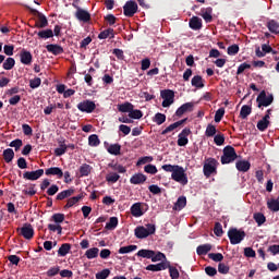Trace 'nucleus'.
<instances>
[{"label":"nucleus","mask_w":279,"mask_h":279,"mask_svg":"<svg viewBox=\"0 0 279 279\" xmlns=\"http://www.w3.org/2000/svg\"><path fill=\"white\" fill-rule=\"evenodd\" d=\"M238 171H242L243 173L250 171V162L246 161V160H241V161H238L236 165H235Z\"/></svg>","instance_id":"393cba45"},{"label":"nucleus","mask_w":279,"mask_h":279,"mask_svg":"<svg viewBox=\"0 0 279 279\" xmlns=\"http://www.w3.org/2000/svg\"><path fill=\"white\" fill-rule=\"evenodd\" d=\"M253 218L256 221L257 226H263V223H265V221H267V219L265 218V215H263L260 213L254 214Z\"/></svg>","instance_id":"8fccbe9b"},{"label":"nucleus","mask_w":279,"mask_h":279,"mask_svg":"<svg viewBox=\"0 0 279 279\" xmlns=\"http://www.w3.org/2000/svg\"><path fill=\"white\" fill-rule=\"evenodd\" d=\"M267 206L269 210H272V213H278L279 210V201L278 199H270L267 203Z\"/></svg>","instance_id":"79ce46f5"},{"label":"nucleus","mask_w":279,"mask_h":279,"mask_svg":"<svg viewBox=\"0 0 279 279\" xmlns=\"http://www.w3.org/2000/svg\"><path fill=\"white\" fill-rule=\"evenodd\" d=\"M223 114H226V109L223 108L218 109L215 114V122L216 123L221 122V120L223 119Z\"/></svg>","instance_id":"13d9d810"},{"label":"nucleus","mask_w":279,"mask_h":279,"mask_svg":"<svg viewBox=\"0 0 279 279\" xmlns=\"http://www.w3.org/2000/svg\"><path fill=\"white\" fill-rule=\"evenodd\" d=\"M138 246L136 245H128V246H122L119 248V254H130L131 252H136Z\"/></svg>","instance_id":"ea45409f"},{"label":"nucleus","mask_w":279,"mask_h":279,"mask_svg":"<svg viewBox=\"0 0 279 279\" xmlns=\"http://www.w3.org/2000/svg\"><path fill=\"white\" fill-rule=\"evenodd\" d=\"M108 276H110V269H104L96 274V279H106Z\"/></svg>","instance_id":"338daca9"},{"label":"nucleus","mask_w":279,"mask_h":279,"mask_svg":"<svg viewBox=\"0 0 279 279\" xmlns=\"http://www.w3.org/2000/svg\"><path fill=\"white\" fill-rule=\"evenodd\" d=\"M169 267V262H161L159 264H150L146 267L147 271H165Z\"/></svg>","instance_id":"4468645a"},{"label":"nucleus","mask_w":279,"mask_h":279,"mask_svg":"<svg viewBox=\"0 0 279 279\" xmlns=\"http://www.w3.org/2000/svg\"><path fill=\"white\" fill-rule=\"evenodd\" d=\"M72 5L76 9L75 16L77 21H82L83 23H88V21H90V13L88 11L77 7L75 3Z\"/></svg>","instance_id":"1a4fd4ad"},{"label":"nucleus","mask_w":279,"mask_h":279,"mask_svg":"<svg viewBox=\"0 0 279 279\" xmlns=\"http://www.w3.org/2000/svg\"><path fill=\"white\" fill-rule=\"evenodd\" d=\"M52 221H54V223H62L64 221V214H54Z\"/></svg>","instance_id":"774afa93"},{"label":"nucleus","mask_w":279,"mask_h":279,"mask_svg":"<svg viewBox=\"0 0 279 279\" xmlns=\"http://www.w3.org/2000/svg\"><path fill=\"white\" fill-rule=\"evenodd\" d=\"M32 52L23 49L21 52H20V60L22 62V64H26V65H29L32 64Z\"/></svg>","instance_id":"a211bd4d"},{"label":"nucleus","mask_w":279,"mask_h":279,"mask_svg":"<svg viewBox=\"0 0 279 279\" xmlns=\"http://www.w3.org/2000/svg\"><path fill=\"white\" fill-rule=\"evenodd\" d=\"M48 230L51 232H57L58 234H62V226L60 225H48Z\"/></svg>","instance_id":"69168bd1"},{"label":"nucleus","mask_w":279,"mask_h":279,"mask_svg":"<svg viewBox=\"0 0 279 279\" xmlns=\"http://www.w3.org/2000/svg\"><path fill=\"white\" fill-rule=\"evenodd\" d=\"M250 114H252V107L247 105L242 106L240 111L241 119H245L246 117H250Z\"/></svg>","instance_id":"e433bc0d"},{"label":"nucleus","mask_w":279,"mask_h":279,"mask_svg":"<svg viewBox=\"0 0 279 279\" xmlns=\"http://www.w3.org/2000/svg\"><path fill=\"white\" fill-rule=\"evenodd\" d=\"M56 156H64L66 154V144L64 142H59V147L54 149Z\"/></svg>","instance_id":"4c0bfd02"},{"label":"nucleus","mask_w":279,"mask_h":279,"mask_svg":"<svg viewBox=\"0 0 279 279\" xmlns=\"http://www.w3.org/2000/svg\"><path fill=\"white\" fill-rule=\"evenodd\" d=\"M73 193H75V191H73V190L62 191L61 193H59L57 195V199H59V201L66 199V197H71V195H73Z\"/></svg>","instance_id":"49530a36"},{"label":"nucleus","mask_w":279,"mask_h":279,"mask_svg":"<svg viewBox=\"0 0 279 279\" xmlns=\"http://www.w3.org/2000/svg\"><path fill=\"white\" fill-rule=\"evenodd\" d=\"M134 232L136 239H147V236L156 232V226L151 223L146 225V227L140 226Z\"/></svg>","instance_id":"7ed1b4c3"},{"label":"nucleus","mask_w":279,"mask_h":279,"mask_svg":"<svg viewBox=\"0 0 279 279\" xmlns=\"http://www.w3.org/2000/svg\"><path fill=\"white\" fill-rule=\"evenodd\" d=\"M218 271L219 274H229L230 271V266L229 265H226L225 263H220L218 265Z\"/></svg>","instance_id":"0e129e2a"},{"label":"nucleus","mask_w":279,"mask_h":279,"mask_svg":"<svg viewBox=\"0 0 279 279\" xmlns=\"http://www.w3.org/2000/svg\"><path fill=\"white\" fill-rule=\"evenodd\" d=\"M167 269H169V274H170V278L171 279H178L180 278V271L178 270V268L171 266V264L168 262V267Z\"/></svg>","instance_id":"c9c22d12"},{"label":"nucleus","mask_w":279,"mask_h":279,"mask_svg":"<svg viewBox=\"0 0 279 279\" xmlns=\"http://www.w3.org/2000/svg\"><path fill=\"white\" fill-rule=\"evenodd\" d=\"M211 250H213V245L203 244L197 246L196 254H198V256H206V254H208V252H210Z\"/></svg>","instance_id":"b1692460"},{"label":"nucleus","mask_w":279,"mask_h":279,"mask_svg":"<svg viewBox=\"0 0 279 279\" xmlns=\"http://www.w3.org/2000/svg\"><path fill=\"white\" fill-rule=\"evenodd\" d=\"M16 64V61L14 60V58H8L4 62H3V69L4 71H12V69H14V65Z\"/></svg>","instance_id":"72a5a7b5"},{"label":"nucleus","mask_w":279,"mask_h":279,"mask_svg":"<svg viewBox=\"0 0 279 279\" xmlns=\"http://www.w3.org/2000/svg\"><path fill=\"white\" fill-rule=\"evenodd\" d=\"M69 252H71V244H69V243L62 244L60 246V248L58 250L59 256H66V254H69Z\"/></svg>","instance_id":"a19ab883"},{"label":"nucleus","mask_w":279,"mask_h":279,"mask_svg":"<svg viewBox=\"0 0 279 279\" xmlns=\"http://www.w3.org/2000/svg\"><path fill=\"white\" fill-rule=\"evenodd\" d=\"M234 160H236V151L234 150V147H225L223 155L221 156V163L230 165V162H234Z\"/></svg>","instance_id":"39448f33"},{"label":"nucleus","mask_w":279,"mask_h":279,"mask_svg":"<svg viewBox=\"0 0 279 279\" xmlns=\"http://www.w3.org/2000/svg\"><path fill=\"white\" fill-rule=\"evenodd\" d=\"M215 134H217V128L213 124H208L205 131V136H207V138H211Z\"/></svg>","instance_id":"37998d69"},{"label":"nucleus","mask_w":279,"mask_h":279,"mask_svg":"<svg viewBox=\"0 0 279 279\" xmlns=\"http://www.w3.org/2000/svg\"><path fill=\"white\" fill-rule=\"evenodd\" d=\"M160 96L163 99L161 106L162 108H169L175 99V93L171 89H163L160 92Z\"/></svg>","instance_id":"423d86ee"},{"label":"nucleus","mask_w":279,"mask_h":279,"mask_svg":"<svg viewBox=\"0 0 279 279\" xmlns=\"http://www.w3.org/2000/svg\"><path fill=\"white\" fill-rule=\"evenodd\" d=\"M130 119H143V111L132 109L129 113Z\"/></svg>","instance_id":"6e6d98bb"},{"label":"nucleus","mask_w":279,"mask_h":279,"mask_svg":"<svg viewBox=\"0 0 279 279\" xmlns=\"http://www.w3.org/2000/svg\"><path fill=\"white\" fill-rule=\"evenodd\" d=\"M119 178H121L117 172H111L106 175L107 182H111L114 184V182H119Z\"/></svg>","instance_id":"864d4df0"},{"label":"nucleus","mask_w":279,"mask_h":279,"mask_svg":"<svg viewBox=\"0 0 279 279\" xmlns=\"http://www.w3.org/2000/svg\"><path fill=\"white\" fill-rule=\"evenodd\" d=\"M208 258H210V260H214V263H221V260H223V254L210 253L208 254Z\"/></svg>","instance_id":"3c124183"},{"label":"nucleus","mask_w":279,"mask_h":279,"mask_svg":"<svg viewBox=\"0 0 279 279\" xmlns=\"http://www.w3.org/2000/svg\"><path fill=\"white\" fill-rule=\"evenodd\" d=\"M147 181V177L143 173H136L131 179V184H144Z\"/></svg>","instance_id":"412c9836"},{"label":"nucleus","mask_w":279,"mask_h":279,"mask_svg":"<svg viewBox=\"0 0 279 279\" xmlns=\"http://www.w3.org/2000/svg\"><path fill=\"white\" fill-rule=\"evenodd\" d=\"M47 51H49V53H53V56H60V53H64V49L62 48V46H58V45H47L46 46Z\"/></svg>","instance_id":"aec40b11"},{"label":"nucleus","mask_w":279,"mask_h":279,"mask_svg":"<svg viewBox=\"0 0 279 279\" xmlns=\"http://www.w3.org/2000/svg\"><path fill=\"white\" fill-rule=\"evenodd\" d=\"M131 215L133 217H143L145 211H143V203H135L131 206Z\"/></svg>","instance_id":"2eb2a0df"},{"label":"nucleus","mask_w":279,"mask_h":279,"mask_svg":"<svg viewBox=\"0 0 279 279\" xmlns=\"http://www.w3.org/2000/svg\"><path fill=\"white\" fill-rule=\"evenodd\" d=\"M119 226V219L117 217H111L109 222L106 225L107 230H114Z\"/></svg>","instance_id":"c03bdc74"},{"label":"nucleus","mask_w":279,"mask_h":279,"mask_svg":"<svg viewBox=\"0 0 279 279\" xmlns=\"http://www.w3.org/2000/svg\"><path fill=\"white\" fill-rule=\"evenodd\" d=\"M193 102H186L182 105L175 112L177 117H182L185 112H193Z\"/></svg>","instance_id":"6ab92c4d"},{"label":"nucleus","mask_w":279,"mask_h":279,"mask_svg":"<svg viewBox=\"0 0 279 279\" xmlns=\"http://www.w3.org/2000/svg\"><path fill=\"white\" fill-rule=\"evenodd\" d=\"M256 101L258 104V108H263V107L267 108V106H271V104H274V96L272 95L267 96L265 90H263L257 96Z\"/></svg>","instance_id":"0eeeda50"},{"label":"nucleus","mask_w":279,"mask_h":279,"mask_svg":"<svg viewBox=\"0 0 279 279\" xmlns=\"http://www.w3.org/2000/svg\"><path fill=\"white\" fill-rule=\"evenodd\" d=\"M190 27L191 29H202V19L193 16L190 20Z\"/></svg>","instance_id":"a878e982"},{"label":"nucleus","mask_w":279,"mask_h":279,"mask_svg":"<svg viewBox=\"0 0 279 279\" xmlns=\"http://www.w3.org/2000/svg\"><path fill=\"white\" fill-rule=\"evenodd\" d=\"M20 234L24 236L27 241H31V239H34V227H32L31 223H25L20 229Z\"/></svg>","instance_id":"f8f14e48"},{"label":"nucleus","mask_w":279,"mask_h":279,"mask_svg":"<svg viewBox=\"0 0 279 279\" xmlns=\"http://www.w3.org/2000/svg\"><path fill=\"white\" fill-rule=\"evenodd\" d=\"M144 171L145 173H150V175H156V173H158V168L154 165H146Z\"/></svg>","instance_id":"4d7b16f0"},{"label":"nucleus","mask_w":279,"mask_h":279,"mask_svg":"<svg viewBox=\"0 0 279 279\" xmlns=\"http://www.w3.org/2000/svg\"><path fill=\"white\" fill-rule=\"evenodd\" d=\"M191 134V129H183L179 134L178 145L179 147H184L189 145V135Z\"/></svg>","instance_id":"ddd939ff"},{"label":"nucleus","mask_w":279,"mask_h":279,"mask_svg":"<svg viewBox=\"0 0 279 279\" xmlns=\"http://www.w3.org/2000/svg\"><path fill=\"white\" fill-rule=\"evenodd\" d=\"M107 151L111 154L112 156H120L121 155V145L119 144H111L108 148Z\"/></svg>","instance_id":"cd10ccee"},{"label":"nucleus","mask_w":279,"mask_h":279,"mask_svg":"<svg viewBox=\"0 0 279 279\" xmlns=\"http://www.w3.org/2000/svg\"><path fill=\"white\" fill-rule=\"evenodd\" d=\"M95 108H97V106L92 100H84L77 105V109L81 112H87L88 114H90V112H94Z\"/></svg>","instance_id":"9d476101"},{"label":"nucleus","mask_w":279,"mask_h":279,"mask_svg":"<svg viewBox=\"0 0 279 279\" xmlns=\"http://www.w3.org/2000/svg\"><path fill=\"white\" fill-rule=\"evenodd\" d=\"M214 142L216 145L221 146L223 145V143H226V137L223 136V134L219 133L215 135Z\"/></svg>","instance_id":"bf43d9fd"},{"label":"nucleus","mask_w":279,"mask_h":279,"mask_svg":"<svg viewBox=\"0 0 279 279\" xmlns=\"http://www.w3.org/2000/svg\"><path fill=\"white\" fill-rule=\"evenodd\" d=\"M49 25V22L47 21V17L45 15H39L38 21L36 23V27L44 28Z\"/></svg>","instance_id":"de8ad7c7"},{"label":"nucleus","mask_w":279,"mask_h":279,"mask_svg":"<svg viewBox=\"0 0 279 279\" xmlns=\"http://www.w3.org/2000/svg\"><path fill=\"white\" fill-rule=\"evenodd\" d=\"M3 159L5 162H12V160H14V150L12 148L4 149Z\"/></svg>","instance_id":"7c9ffc66"},{"label":"nucleus","mask_w":279,"mask_h":279,"mask_svg":"<svg viewBox=\"0 0 279 279\" xmlns=\"http://www.w3.org/2000/svg\"><path fill=\"white\" fill-rule=\"evenodd\" d=\"M46 175H57L59 180H62L64 177V172L59 167H52L45 170Z\"/></svg>","instance_id":"dca6fc26"},{"label":"nucleus","mask_w":279,"mask_h":279,"mask_svg":"<svg viewBox=\"0 0 279 279\" xmlns=\"http://www.w3.org/2000/svg\"><path fill=\"white\" fill-rule=\"evenodd\" d=\"M101 141H99V136L96 134H93L88 137V145L89 147H98L100 145Z\"/></svg>","instance_id":"58836bf2"},{"label":"nucleus","mask_w":279,"mask_h":279,"mask_svg":"<svg viewBox=\"0 0 279 279\" xmlns=\"http://www.w3.org/2000/svg\"><path fill=\"white\" fill-rule=\"evenodd\" d=\"M90 171H93V168L89 165L84 163L80 168V173L82 177H86L90 174Z\"/></svg>","instance_id":"09e8293b"},{"label":"nucleus","mask_w":279,"mask_h":279,"mask_svg":"<svg viewBox=\"0 0 279 279\" xmlns=\"http://www.w3.org/2000/svg\"><path fill=\"white\" fill-rule=\"evenodd\" d=\"M185 121H186V119L170 124L168 128H166V129L161 132V134H162V135L169 134V132H173V130H178V128H180V125H183V124L185 123Z\"/></svg>","instance_id":"5701e85b"},{"label":"nucleus","mask_w":279,"mask_h":279,"mask_svg":"<svg viewBox=\"0 0 279 279\" xmlns=\"http://www.w3.org/2000/svg\"><path fill=\"white\" fill-rule=\"evenodd\" d=\"M186 206V197L181 196L174 203L173 210H182Z\"/></svg>","instance_id":"c756f323"},{"label":"nucleus","mask_w":279,"mask_h":279,"mask_svg":"<svg viewBox=\"0 0 279 279\" xmlns=\"http://www.w3.org/2000/svg\"><path fill=\"white\" fill-rule=\"evenodd\" d=\"M231 245H239L245 239V231L239 229H230L228 231Z\"/></svg>","instance_id":"20e7f679"},{"label":"nucleus","mask_w":279,"mask_h":279,"mask_svg":"<svg viewBox=\"0 0 279 279\" xmlns=\"http://www.w3.org/2000/svg\"><path fill=\"white\" fill-rule=\"evenodd\" d=\"M154 121L157 123V125H162V123L167 121V116H165V113H156Z\"/></svg>","instance_id":"5fc2aeb1"},{"label":"nucleus","mask_w":279,"mask_h":279,"mask_svg":"<svg viewBox=\"0 0 279 279\" xmlns=\"http://www.w3.org/2000/svg\"><path fill=\"white\" fill-rule=\"evenodd\" d=\"M137 256H140L141 258H151V256H154V251H151V250H140L137 252Z\"/></svg>","instance_id":"a18cd8bd"},{"label":"nucleus","mask_w":279,"mask_h":279,"mask_svg":"<svg viewBox=\"0 0 279 279\" xmlns=\"http://www.w3.org/2000/svg\"><path fill=\"white\" fill-rule=\"evenodd\" d=\"M80 199H82L81 196H74V197H71L66 205H65V208H72V206H75V204H77V202H80Z\"/></svg>","instance_id":"052dcab7"},{"label":"nucleus","mask_w":279,"mask_h":279,"mask_svg":"<svg viewBox=\"0 0 279 279\" xmlns=\"http://www.w3.org/2000/svg\"><path fill=\"white\" fill-rule=\"evenodd\" d=\"M123 10L124 16L132 17L136 12H138V4H136L135 1L130 0L124 4Z\"/></svg>","instance_id":"6e6552de"},{"label":"nucleus","mask_w":279,"mask_h":279,"mask_svg":"<svg viewBox=\"0 0 279 279\" xmlns=\"http://www.w3.org/2000/svg\"><path fill=\"white\" fill-rule=\"evenodd\" d=\"M268 113L257 122V130L259 132H265L269 128V110L267 111Z\"/></svg>","instance_id":"f3484780"},{"label":"nucleus","mask_w":279,"mask_h":279,"mask_svg":"<svg viewBox=\"0 0 279 279\" xmlns=\"http://www.w3.org/2000/svg\"><path fill=\"white\" fill-rule=\"evenodd\" d=\"M201 16L204 19L206 23L213 22V9L206 8L201 11Z\"/></svg>","instance_id":"4be33fe9"},{"label":"nucleus","mask_w":279,"mask_h":279,"mask_svg":"<svg viewBox=\"0 0 279 279\" xmlns=\"http://www.w3.org/2000/svg\"><path fill=\"white\" fill-rule=\"evenodd\" d=\"M214 234H216V236H222V234H223V227L221 226V223H219V222L215 223Z\"/></svg>","instance_id":"680f3d73"},{"label":"nucleus","mask_w":279,"mask_h":279,"mask_svg":"<svg viewBox=\"0 0 279 279\" xmlns=\"http://www.w3.org/2000/svg\"><path fill=\"white\" fill-rule=\"evenodd\" d=\"M37 36H39V38H53V31L51 29H45V31H40Z\"/></svg>","instance_id":"603ef678"},{"label":"nucleus","mask_w":279,"mask_h":279,"mask_svg":"<svg viewBox=\"0 0 279 279\" xmlns=\"http://www.w3.org/2000/svg\"><path fill=\"white\" fill-rule=\"evenodd\" d=\"M217 167H219V161L215 158H207L203 166V173L205 178H210V175H217Z\"/></svg>","instance_id":"f03ea898"},{"label":"nucleus","mask_w":279,"mask_h":279,"mask_svg":"<svg viewBox=\"0 0 279 279\" xmlns=\"http://www.w3.org/2000/svg\"><path fill=\"white\" fill-rule=\"evenodd\" d=\"M118 110L119 112H132V110H134V105H132V102H124L121 105H118Z\"/></svg>","instance_id":"bb28decb"},{"label":"nucleus","mask_w":279,"mask_h":279,"mask_svg":"<svg viewBox=\"0 0 279 279\" xmlns=\"http://www.w3.org/2000/svg\"><path fill=\"white\" fill-rule=\"evenodd\" d=\"M192 86H194L195 88H204V80L202 78V76H194L192 78Z\"/></svg>","instance_id":"f704fd0d"},{"label":"nucleus","mask_w":279,"mask_h":279,"mask_svg":"<svg viewBox=\"0 0 279 279\" xmlns=\"http://www.w3.org/2000/svg\"><path fill=\"white\" fill-rule=\"evenodd\" d=\"M147 162H154V157L151 156L142 157L138 159L136 165L137 167H140V165H147Z\"/></svg>","instance_id":"e2e57ef3"},{"label":"nucleus","mask_w":279,"mask_h":279,"mask_svg":"<svg viewBox=\"0 0 279 279\" xmlns=\"http://www.w3.org/2000/svg\"><path fill=\"white\" fill-rule=\"evenodd\" d=\"M153 263H158L160 260H163V263H167V256L163 253H156L153 251V256L150 257Z\"/></svg>","instance_id":"2f4dec72"},{"label":"nucleus","mask_w":279,"mask_h":279,"mask_svg":"<svg viewBox=\"0 0 279 279\" xmlns=\"http://www.w3.org/2000/svg\"><path fill=\"white\" fill-rule=\"evenodd\" d=\"M161 169L167 173H171V178L174 182H178L182 186L189 184V177L186 175V170H184L179 165H163Z\"/></svg>","instance_id":"f257e3e1"},{"label":"nucleus","mask_w":279,"mask_h":279,"mask_svg":"<svg viewBox=\"0 0 279 279\" xmlns=\"http://www.w3.org/2000/svg\"><path fill=\"white\" fill-rule=\"evenodd\" d=\"M85 256L88 260H93V258H97V256H99V250L97 247L88 248L85 252Z\"/></svg>","instance_id":"c85d7f7f"},{"label":"nucleus","mask_w":279,"mask_h":279,"mask_svg":"<svg viewBox=\"0 0 279 279\" xmlns=\"http://www.w3.org/2000/svg\"><path fill=\"white\" fill-rule=\"evenodd\" d=\"M45 174V170L44 169H38L35 171H26L23 174L24 180H31V181H36L39 180V178H43V175Z\"/></svg>","instance_id":"9b49d317"},{"label":"nucleus","mask_w":279,"mask_h":279,"mask_svg":"<svg viewBox=\"0 0 279 279\" xmlns=\"http://www.w3.org/2000/svg\"><path fill=\"white\" fill-rule=\"evenodd\" d=\"M267 27H268L269 32H271V34H279V24H278V22H276L274 20H270L267 23Z\"/></svg>","instance_id":"473e14b6"}]
</instances>
